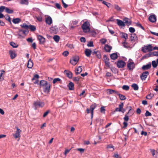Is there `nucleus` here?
I'll use <instances>...</instances> for the list:
<instances>
[{"label": "nucleus", "instance_id": "obj_41", "mask_svg": "<svg viewBox=\"0 0 158 158\" xmlns=\"http://www.w3.org/2000/svg\"><path fill=\"white\" fill-rule=\"evenodd\" d=\"M54 40L56 42L59 41L60 37L59 36L57 35H55L53 37Z\"/></svg>", "mask_w": 158, "mask_h": 158}, {"label": "nucleus", "instance_id": "obj_35", "mask_svg": "<svg viewBox=\"0 0 158 158\" xmlns=\"http://www.w3.org/2000/svg\"><path fill=\"white\" fill-rule=\"evenodd\" d=\"M10 45L14 48H17L18 47V45L13 42H11L10 43Z\"/></svg>", "mask_w": 158, "mask_h": 158}, {"label": "nucleus", "instance_id": "obj_54", "mask_svg": "<svg viewBox=\"0 0 158 158\" xmlns=\"http://www.w3.org/2000/svg\"><path fill=\"white\" fill-rule=\"evenodd\" d=\"M88 47H94V45L93 42L92 41H90L87 44Z\"/></svg>", "mask_w": 158, "mask_h": 158}, {"label": "nucleus", "instance_id": "obj_18", "mask_svg": "<svg viewBox=\"0 0 158 158\" xmlns=\"http://www.w3.org/2000/svg\"><path fill=\"white\" fill-rule=\"evenodd\" d=\"M9 53L10 56V58L11 59H13L17 56L15 52L14 51L10 50L9 51Z\"/></svg>", "mask_w": 158, "mask_h": 158}, {"label": "nucleus", "instance_id": "obj_52", "mask_svg": "<svg viewBox=\"0 0 158 158\" xmlns=\"http://www.w3.org/2000/svg\"><path fill=\"white\" fill-rule=\"evenodd\" d=\"M55 6L56 8L60 10L62 8L60 5L58 3H56Z\"/></svg>", "mask_w": 158, "mask_h": 158}, {"label": "nucleus", "instance_id": "obj_12", "mask_svg": "<svg viewBox=\"0 0 158 158\" xmlns=\"http://www.w3.org/2000/svg\"><path fill=\"white\" fill-rule=\"evenodd\" d=\"M28 30H27L19 29L18 34L19 35L21 36L22 34L26 35V32L28 33Z\"/></svg>", "mask_w": 158, "mask_h": 158}, {"label": "nucleus", "instance_id": "obj_49", "mask_svg": "<svg viewBox=\"0 0 158 158\" xmlns=\"http://www.w3.org/2000/svg\"><path fill=\"white\" fill-rule=\"evenodd\" d=\"M123 89L126 90H128L129 89V87L127 85H124L123 86Z\"/></svg>", "mask_w": 158, "mask_h": 158}, {"label": "nucleus", "instance_id": "obj_1", "mask_svg": "<svg viewBox=\"0 0 158 158\" xmlns=\"http://www.w3.org/2000/svg\"><path fill=\"white\" fill-rule=\"evenodd\" d=\"M40 86L43 88L44 92L46 94H48L50 92L51 85L50 83L44 80H41L40 81Z\"/></svg>", "mask_w": 158, "mask_h": 158}, {"label": "nucleus", "instance_id": "obj_10", "mask_svg": "<svg viewBox=\"0 0 158 158\" xmlns=\"http://www.w3.org/2000/svg\"><path fill=\"white\" fill-rule=\"evenodd\" d=\"M45 22L48 25H51L52 23V20L51 17L49 16L45 18Z\"/></svg>", "mask_w": 158, "mask_h": 158}, {"label": "nucleus", "instance_id": "obj_31", "mask_svg": "<svg viewBox=\"0 0 158 158\" xmlns=\"http://www.w3.org/2000/svg\"><path fill=\"white\" fill-rule=\"evenodd\" d=\"M121 37L125 39V40L128 38L127 34L124 32H121Z\"/></svg>", "mask_w": 158, "mask_h": 158}, {"label": "nucleus", "instance_id": "obj_42", "mask_svg": "<svg viewBox=\"0 0 158 158\" xmlns=\"http://www.w3.org/2000/svg\"><path fill=\"white\" fill-rule=\"evenodd\" d=\"M107 41L106 39L105 38H102L100 40V42L102 44H105Z\"/></svg>", "mask_w": 158, "mask_h": 158}, {"label": "nucleus", "instance_id": "obj_63", "mask_svg": "<svg viewBox=\"0 0 158 158\" xmlns=\"http://www.w3.org/2000/svg\"><path fill=\"white\" fill-rule=\"evenodd\" d=\"M96 56L99 59H100L101 58L100 53L99 52H98L96 55Z\"/></svg>", "mask_w": 158, "mask_h": 158}, {"label": "nucleus", "instance_id": "obj_30", "mask_svg": "<svg viewBox=\"0 0 158 158\" xmlns=\"http://www.w3.org/2000/svg\"><path fill=\"white\" fill-rule=\"evenodd\" d=\"M67 76L69 78H71L72 77V73L69 71H65Z\"/></svg>", "mask_w": 158, "mask_h": 158}, {"label": "nucleus", "instance_id": "obj_4", "mask_svg": "<svg viewBox=\"0 0 158 158\" xmlns=\"http://www.w3.org/2000/svg\"><path fill=\"white\" fill-rule=\"evenodd\" d=\"M96 105L95 104H93L90 106L89 109L87 108L86 109L87 113H89L90 112L91 113V118H92L93 117L94 110L96 108Z\"/></svg>", "mask_w": 158, "mask_h": 158}, {"label": "nucleus", "instance_id": "obj_26", "mask_svg": "<svg viewBox=\"0 0 158 158\" xmlns=\"http://www.w3.org/2000/svg\"><path fill=\"white\" fill-rule=\"evenodd\" d=\"M111 58L113 60H115L117 59L118 57L117 53H113L110 55Z\"/></svg>", "mask_w": 158, "mask_h": 158}, {"label": "nucleus", "instance_id": "obj_40", "mask_svg": "<svg viewBox=\"0 0 158 158\" xmlns=\"http://www.w3.org/2000/svg\"><path fill=\"white\" fill-rule=\"evenodd\" d=\"M118 95L120 99L122 100H124L126 98V97L124 95L120 94L119 93L118 94Z\"/></svg>", "mask_w": 158, "mask_h": 158}, {"label": "nucleus", "instance_id": "obj_20", "mask_svg": "<svg viewBox=\"0 0 158 158\" xmlns=\"http://www.w3.org/2000/svg\"><path fill=\"white\" fill-rule=\"evenodd\" d=\"M151 67V65L150 63H149L148 64L146 65H143L142 68V69L143 70H148L149 69H150Z\"/></svg>", "mask_w": 158, "mask_h": 158}, {"label": "nucleus", "instance_id": "obj_28", "mask_svg": "<svg viewBox=\"0 0 158 158\" xmlns=\"http://www.w3.org/2000/svg\"><path fill=\"white\" fill-rule=\"evenodd\" d=\"M69 88L70 90H73L74 89V84L72 82H70L69 84Z\"/></svg>", "mask_w": 158, "mask_h": 158}, {"label": "nucleus", "instance_id": "obj_55", "mask_svg": "<svg viewBox=\"0 0 158 158\" xmlns=\"http://www.w3.org/2000/svg\"><path fill=\"white\" fill-rule=\"evenodd\" d=\"M152 115V114L151 113L147 110L145 113V116H149Z\"/></svg>", "mask_w": 158, "mask_h": 158}, {"label": "nucleus", "instance_id": "obj_38", "mask_svg": "<svg viewBox=\"0 0 158 158\" xmlns=\"http://www.w3.org/2000/svg\"><path fill=\"white\" fill-rule=\"evenodd\" d=\"M134 113V111L132 109H130L128 112L126 114L129 116H132Z\"/></svg>", "mask_w": 158, "mask_h": 158}, {"label": "nucleus", "instance_id": "obj_23", "mask_svg": "<svg viewBox=\"0 0 158 158\" xmlns=\"http://www.w3.org/2000/svg\"><path fill=\"white\" fill-rule=\"evenodd\" d=\"M92 52V51L90 49H85V54L87 56L89 57Z\"/></svg>", "mask_w": 158, "mask_h": 158}, {"label": "nucleus", "instance_id": "obj_57", "mask_svg": "<svg viewBox=\"0 0 158 158\" xmlns=\"http://www.w3.org/2000/svg\"><path fill=\"white\" fill-rule=\"evenodd\" d=\"M129 31L130 32L133 33L135 31V29L133 27H130L129 28Z\"/></svg>", "mask_w": 158, "mask_h": 158}, {"label": "nucleus", "instance_id": "obj_59", "mask_svg": "<svg viewBox=\"0 0 158 158\" xmlns=\"http://www.w3.org/2000/svg\"><path fill=\"white\" fill-rule=\"evenodd\" d=\"M36 18L39 22H41L42 21V18L41 16L36 17Z\"/></svg>", "mask_w": 158, "mask_h": 158}, {"label": "nucleus", "instance_id": "obj_62", "mask_svg": "<svg viewBox=\"0 0 158 158\" xmlns=\"http://www.w3.org/2000/svg\"><path fill=\"white\" fill-rule=\"evenodd\" d=\"M77 150L80 151L81 153H84L85 151V149L82 148H79L77 149Z\"/></svg>", "mask_w": 158, "mask_h": 158}, {"label": "nucleus", "instance_id": "obj_21", "mask_svg": "<svg viewBox=\"0 0 158 158\" xmlns=\"http://www.w3.org/2000/svg\"><path fill=\"white\" fill-rule=\"evenodd\" d=\"M112 48V47L111 46L108 45L107 44H106L105 45L104 49L106 52H110Z\"/></svg>", "mask_w": 158, "mask_h": 158}, {"label": "nucleus", "instance_id": "obj_17", "mask_svg": "<svg viewBox=\"0 0 158 158\" xmlns=\"http://www.w3.org/2000/svg\"><path fill=\"white\" fill-rule=\"evenodd\" d=\"M107 94H118V92L117 91H115L111 89H107L106 90Z\"/></svg>", "mask_w": 158, "mask_h": 158}, {"label": "nucleus", "instance_id": "obj_16", "mask_svg": "<svg viewBox=\"0 0 158 158\" xmlns=\"http://www.w3.org/2000/svg\"><path fill=\"white\" fill-rule=\"evenodd\" d=\"M123 21L124 22L125 24L127 26H129L131 25V21L129 19L127 18H125L123 19Z\"/></svg>", "mask_w": 158, "mask_h": 158}, {"label": "nucleus", "instance_id": "obj_39", "mask_svg": "<svg viewBox=\"0 0 158 158\" xmlns=\"http://www.w3.org/2000/svg\"><path fill=\"white\" fill-rule=\"evenodd\" d=\"M107 148L110 149V151H113L114 150V147L112 145H108L107 146Z\"/></svg>", "mask_w": 158, "mask_h": 158}, {"label": "nucleus", "instance_id": "obj_37", "mask_svg": "<svg viewBox=\"0 0 158 158\" xmlns=\"http://www.w3.org/2000/svg\"><path fill=\"white\" fill-rule=\"evenodd\" d=\"M29 28L31 31H34L35 30L36 28L35 26L31 25H29Z\"/></svg>", "mask_w": 158, "mask_h": 158}, {"label": "nucleus", "instance_id": "obj_58", "mask_svg": "<svg viewBox=\"0 0 158 158\" xmlns=\"http://www.w3.org/2000/svg\"><path fill=\"white\" fill-rule=\"evenodd\" d=\"M105 110L104 107L102 106L100 108V111L101 113H105Z\"/></svg>", "mask_w": 158, "mask_h": 158}, {"label": "nucleus", "instance_id": "obj_47", "mask_svg": "<svg viewBox=\"0 0 158 158\" xmlns=\"http://www.w3.org/2000/svg\"><path fill=\"white\" fill-rule=\"evenodd\" d=\"M61 81V79L58 78H55L53 81V84H55L58 81Z\"/></svg>", "mask_w": 158, "mask_h": 158}, {"label": "nucleus", "instance_id": "obj_45", "mask_svg": "<svg viewBox=\"0 0 158 158\" xmlns=\"http://www.w3.org/2000/svg\"><path fill=\"white\" fill-rule=\"evenodd\" d=\"M154 96V94H150L148 95L146 97V98L148 99H150L153 97Z\"/></svg>", "mask_w": 158, "mask_h": 158}, {"label": "nucleus", "instance_id": "obj_15", "mask_svg": "<svg viewBox=\"0 0 158 158\" xmlns=\"http://www.w3.org/2000/svg\"><path fill=\"white\" fill-rule=\"evenodd\" d=\"M148 19L149 21L152 23H154L156 20V17L155 15H151L149 16Z\"/></svg>", "mask_w": 158, "mask_h": 158}, {"label": "nucleus", "instance_id": "obj_6", "mask_svg": "<svg viewBox=\"0 0 158 158\" xmlns=\"http://www.w3.org/2000/svg\"><path fill=\"white\" fill-rule=\"evenodd\" d=\"M79 60V57L78 56H76L73 57L70 60V63L72 65H75L78 62Z\"/></svg>", "mask_w": 158, "mask_h": 158}, {"label": "nucleus", "instance_id": "obj_13", "mask_svg": "<svg viewBox=\"0 0 158 158\" xmlns=\"http://www.w3.org/2000/svg\"><path fill=\"white\" fill-rule=\"evenodd\" d=\"M116 21H117V24L119 27H124L126 26L124 21H123L122 20L118 19H117Z\"/></svg>", "mask_w": 158, "mask_h": 158}, {"label": "nucleus", "instance_id": "obj_44", "mask_svg": "<svg viewBox=\"0 0 158 158\" xmlns=\"http://www.w3.org/2000/svg\"><path fill=\"white\" fill-rule=\"evenodd\" d=\"M1 73L0 74V81H2L4 80V77H2V75L3 73L5 72V71L3 70L1 71Z\"/></svg>", "mask_w": 158, "mask_h": 158}, {"label": "nucleus", "instance_id": "obj_19", "mask_svg": "<svg viewBox=\"0 0 158 158\" xmlns=\"http://www.w3.org/2000/svg\"><path fill=\"white\" fill-rule=\"evenodd\" d=\"M127 66L130 70H132L135 68V64L133 62H130L127 64Z\"/></svg>", "mask_w": 158, "mask_h": 158}, {"label": "nucleus", "instance_id": "obj_36", "mask_svg": "<svg viewBox=\"0 0 158 158\" xmlns=\"http://www.w3.org/2000/svg\"><path fill=\"white\" fill-rule=\"evenodd\" d=\"M5 11L6 12L9 14H11L13 13L14 12L13 10H10L8 8L6 7L5 8Z\"/></svg>", "mask_w": 158, "mask_h": 158}, {"label": "nucleus", "instance_id": "obj_24", "mask_svg": "<svg viewBox=\"0 0 158 158\" xmlns=\"http://www.w3.org/2000/svg\"><path fill=\"white\" fill-rule=\"evenodd\" d=\"M33 63L32 60L31 59H30L28 60V62L27 65V67L28 68H30V69L31 68H32V67H33Z\"/></svg>", "mask_w": 158, "mask_h": 158}, {"label": "nucleus", "instance_id": "obj_32", "mask_svg": "<svg viewBox=\"0 0 158 158\" xmlns=\"http://www.w3.org/2000/svg\"><path fill=\"white\" fill-rule=\"evenodd\" d=\"M21 27L24 28V30H28V29L29 28V26L27 25L26 24L24 23L20 25Z\"/></svg>", "mask_w": 158, "mask_h": 158}, {"label": "nucleus", "instance_id": "obj_22", "mask_svg": "<svg viewBox=\"0 0 158 158\" xmlns=\"http://www.w3.org/2000/svg\"><path fill=\"white\" fill-rule=\"evenodd\" d=\"M123 103H121L119 105V108H115V111L121 112L122 111V109H123Z\"/></svg>", "mask_w": 158, "mask_h": 158}, {"label": "nucleus", "instance_id": "obj_53", "mask_svg": "<svg viewBox=\"0 0 158 158\" xmlns=\"http://www.w3.org/2000/svg\"><path fill=\"white\" fill-rule=\"evenodd\" d=\"M5 17L6 20H8L9 22L11 23L10 18L9 15H5Z\"/></svg>", "mask_w": 158, "mask_h": 158}, {"label": "nucleus", "instance_id": "obj_56", "mask_svg": "<svg viewBox=\"0 0 158 158\" xmlns=\"http://www.w3.org/2000/svg\"><path fill=\"white\" fill-rule=\"evenodd\" d=\"M129 116L128 115L126 114L124 118V119L125 121H128L129 120Z\"/></svg>", "mask_w": 158, "mask_h": 158}, {"label": "nucleus", "instance_id": "obj_27", "mask_svg": "<svg viewBox=\"0 0 158 158\" xmlns=\"http://www.w3.org/2000/svg\"><path fill=\"white\" fill-rule=\"evenodd\" d=\"M131 40H137V37L135 34H131Z\"/></svg>", "mask_w": 158, "mask_h": 158}, {"label": "nucleus", "instance_id": "obj_29", "mask_svg": "<svg viewBox=\"0 0 158 158\" xmlns=\"http://www.w3.org/2000/svg\"><path fill=\"white\" fill-rule=\"evenodd\" d=\"M21 21V19L19 18L14 19L12 20V22L15 24H17Z\"/></svg>", "mask_w": 158, "mask_h": 158}, {"label": "nucleus", "instance_id": "obj_5", "mask_svg": "<svg viewBox=\"0 0 158 158\" xmlns=\"http://www.w3.org/2000/svg\"><path fill=\"white\" fill-rule=\"evenodd\" d=\"M21 132L20 129H17L15 133L13 134V136L15 139H18V141H19L20 137V133Z\"/></svg>", "mask_w": 158, "mask_h": 158}, {"label": "nucleus", "instance_id": "obj_50", "mask_svg": "<svg viewBox=\"0 0 158 158\" xmlns=\"http://www.w3.org/2000/svg\"><path fill=\"white\" fill-rule=\"evenodd\" d=\"M114 8L118 11H120L121 10V8L117 5H115L114 6Z\"/></svg>", "mask_w": 158, "mask_h": 158}, {"label": "nucleus", "instance_id": "obj_48", "mask_svg": "<svg viewBox=\"0 0 158 158\" xmlns=\"http://www.w3.org/2000/svg\"><path fill=\"white\" fill-rule=\"evenodd\" d=\"M71 150V149H65V151L64 152V154L65 156H67V155L69 153L70 151Z\"/></svg>", "mask_w": 158, "mask_h": 158}, {"label": "nucleus", "instance_id": "obj_60", "mask_svg": "<svg viewBox=\"0 0 158 158\" xmlns=\"http://www.w3.org/2000/svg\"><path fill=\"white\" fill-rule=\"evenodd\" d=\"M69 54V52L67 51H65L62 53L63 55L65 56H67Z\"/></svg>", "mask_w": 158, "mask_h": 158}, {"label": "nucleus", "instance_id": "obj_3", "mask_svg": "<svg viewBox=\"0 0 158 158\" xmlns=\"http://www.w3.org/2000/svg\"><path fill=\"white\" fill-rule=\"evenodd\" d=\"M142 51L144 52H150L153 50V47L152 44H148L144 46L142 48Z\"/></svg>", "mask_w": 158, "mask_h": 158}, {"label": "nucleus", "instance_id": "obj_11", "mask_svg": "<svg viewBox=\"0 0 158 158\" xmlns=\"http://www.w3.org/2000/svg\"><path fill=\"white\" fill-rule=\"evenodd\" d=\"M50 31L52 33L56 34L58 31V28L56 26L51 27L50 28Z\"/></svg>", "mask_w": 158, "mask_h": 158}, {"label": "nucleus", "instance_id": "obj_33", "mask_svg": "<svg viewBox=\"0 0 158 158\" xmlns=\"http://www.w3.org/2000/svg\"><path fill=\"white\" fill-rule=\"evenodd\" d=\"M28 0H21L20 1V3L21 4L28 5Z\"/></svg>", "mask_w": 158, "mask_h": 158}, {"label": "nucleus", "instance_id": "obj_14", "mask_svg": "<svg viewBox=\"0 0 158 158\" xmlns=\"http://www.w3.org/2000/svg\"><path fill=\"white\" fill-rule=\"evenodd\" d=\"M37 36L40 44H43L45 42V38L43 36L40 35H37Z\"/></svg>", "mask_w": 158, "mask_h": 158}, {"label": "nucleus", "instance_id": "obj_51", "mask_svg": "<svg viewBox=\"0 0 158 158\" xmlns=\"http://www.w3.org/2000/svg\"><path fill=\"white\" fill-rule=\"evenodd\" d=\"M39 77V76L38 74H35L34 76L33 77L32 79V81H33L35 80V79H38Z\"/></svg>", "mask_w": 158, "mask_h": 158}, {"label": "nucleus", "instance_id": "obj_7", "mask_svg": "<svg viewBox=\"0 0 158 158\" xmlns=\"http://www.w3.org/2000/svg\"><path fill=\"white\" fill-rule=\"evenodd\" d=\"M34 105L35 107V109H36L38 106L41 107H43L44 105V103L43 102L37 101L34 102Z\"/></svg>", "mask_w": 158, "mask_h": 158}, {"label": "nucleus", "instance_id": "obj_64", "mask_svg": "<svg viewBox=\"0 0 158 158\" xmlns=\"http://www.w3.org/2000/svg\"><path fill=\"white\" fill-rule=\"evenodd\" d=\"M49 112H50L49 110H48V111H46L44 114L43 116V117H45L46 116Z\"/></svg>", "mask_w": 158, "mask_h": 158}, {"label": "nucleus", "instance_id": "obj_9", "mask_svg": "<svg viewBox=\"0 0 158 158\" xmlns=\"http://www.w3.org/2000/svg\"><path fill=\"white\" fill-rule=\"evenodd\" d=\"M125 64V62L122 60L118 61L117 63V66L119 68H123Z\"/></svg>", "mask_w": 158, "mask_h": 158}, {"label": "nucleus", "instance_id": "obj_8", "mask_svg": "<svg viewBox=\"0 0 158 158\" xmlns=\"http://www.w3.org/2000/svg\"><path fill=\"white\" fill-rule=\"evenodd\" d=\"M149 74V73L148 71H145L143 72L140 76L141 79L143 81L145 80Z\"/></svg>", "mask_w": 158, "mask_h": 158}, {"label": "nucleus", "instance_id": "obj_2", "mask_svg": "<svg viewBox=\"0 0 158 158\" xmlns=\"http://www.w3.org/2000/svg\"><path fill=\"white\" fill-rule=\"evenodd\" d=\"M90 24L89 22L85 21L82 24L81 28L83 31L85 33L89 32L90 31Z\"/></svg>", "mask_w": 158, "mask_h": 158}, {"label": "nucleus", "instance_id": "obj_43", "mask_svg": "<svg viewBox=\"0 0 158 158\" xmlns=\"http://www.w3.org/2000/svg\"><path fill=\"white\" fill-rule=\"evenodd\" d=\"M102 3L106 5L109 8L111 4L109 3H108L106 1H103L102 2Z\"/></svg>", "mask_w": 158, "mask_h": 158}, {"label": "nucleus", "instance_id": "obj_46", "mask_svg": "<svg viewBox=\"0 0 158 158\" xmlns=\"http://www.w3.org/2000/svg\"><path fill=\"white\" fill-rule=\"evenodd\" d=\"M152 64L153 67L154 68H156L157 66V64L155 60L152 61Z\"/></svg>", "mask_w": 158, "mask_h": 158}, {"label": "nucleus", "instance_id": "obj_61", "mask_svg": "<svg viewBox=\"0 0 158 158\" xmlns=\"http://www.w3.org/2000/svg\"><path fill=\"white\" fill-rule=\"evenodd\" d=\"M6 7L3 6H2L0 7V12H1L3 11L4 9L5 10Z\"/></svg>", "mask_w": 158, "mask_h": 158}, {"label": "nucleus", "instance_id": "obj_25", "mask_svg": "<svg viewBox=\"0 0 158 158\" xmlns=\"http://www.w3.org/2000/svg\"><path fill=\"white\" fill-rule=\"evenodd\" d=\"M82 71V69L81 66L77 67L75 70V73L76 74H80Z\"/></svg>", "mask_w": 158, "mask_h": 158}, {"label": "nucleus", "instance_id": "obj_34", "mask_svg": "<svg viewBox=\"0 0 158 158\" xmlns=\"http://www.w3.org/2000/svg\"><path fill=\"white\" fill-rule=\"evenodd\" d=\"M131 86L135 90H137L138 89V86L137 84L135 83L133 84Z\"/></svg>", "mask_w": 158, "mask_h": 158}]
</instances>
